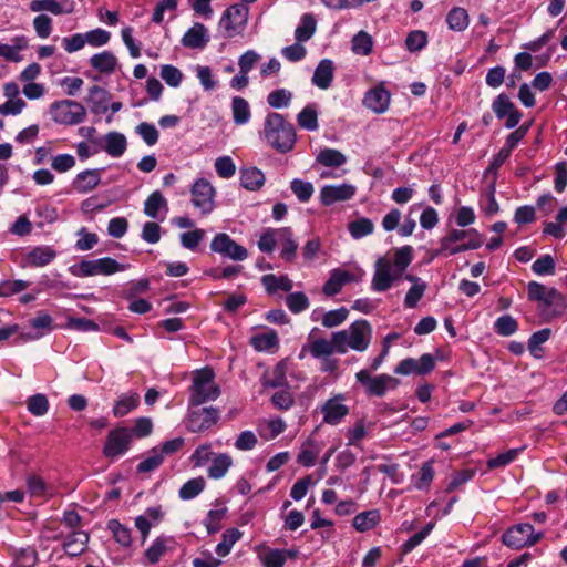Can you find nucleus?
<instances>
[{"instance_id":"nucleus-47","label":"nucleus","mask_w":567,"mask_h":567,"mask_svg":"<svg viewBox=\"0 0 567 567\" xmlns=\"http://www.w3.org/2000/svg\"><path fill=\"white\" fill-rule=\"evenodd\" d=\"M372 37L365 31L358 32L352 39V51L359 55H369L372 51Z\"/></svg>"},{"instance_id":"nucleus-18","label":"nucleus","mask_w":567,"mask_h":567,"mask_svg":"<svg viewBox=\"0 0 567 567\" xmlns=\"http://www.w3.org/2000/svg\"><path fill=\"white\" fill-rule=\"evenodd\" d=\"M209 41L207 28L199 22L194 23L183 35L181 42L185 48L203 49Z\"/></svg>"},{"instance_id":"nucleus-36","label":"nucleus","mask_w":567,"mask_h":567,"mask_svg":"<svg viewBox=\"0 0 567 567\" xmlns=\"http://www.w3.org/2000/svg\"><path fill=\"white\" fill-rule=\"evenodd\" d=\"M167 209V200L159 190L153 192L144 203V213L151 218H158L159 210Z\"/></svg>"},{"instance_id":"nucleus-59","label":"nucleus","mask_w":567,"mask_h":567,"mask_svg":"<svg viewBox=\"0 0 567 567\" xmlns=\"http://www.w3.org/2000/svg\"><path fill=\"white\" fill-rule=\"evenodd\" d=\"M290 187L297 198L302 203L308 202L313 194V186L310 182L296 178L291 182Z\"/></svg>"},{"instance_id":"nucleus-1","label":"nucleus","mask_w":567,"mask_h":567,"mask_svg":"<svg viewBox=\"0 0 567 567\" xmlns=\"http://www.w3.org/2000/svg\"><path fill=\"white\" fill-rule=\"evenodd\" d=\"M264 135L268 144L280 153L290 152L297 141L293 125L279 113H269L264 123Z\"/></svg>"},{"instance_id":"nucleus-29","label":"nucleus","mask_w":567,"mask_h":567,"mask_svg":"<svg viewBox=\"0 0 567 567\" xmlns=\"http://www.w3.org/2000/svg\"><path fill=\"white\" fill-rule=\"evenodd\" d=\"M261 282L269 295H274L278 290L289 292L293 287L292 280L285 275L279 277L272 274L265 275L261 277Z\"/></svg>"},{"instance_id":"nucleus-15","label":"nucleus","mask_w":567,"mask_h":567,"mask_svg":"<svg viewBox=\"0 0 567 567\" xmlns=\"http://www.w3.org/2000/svg\"><path fill=\"white\" fill-rule=\"evenodd\" d=\"M357 381L367 388L369 394L383 396L389 388H394L398 380L389 374H380L372 378L367 370H360L355 374Z\"/></svg>"},{"instance_id":"nucleus-55","label":"nucleus","mask_w":567,"mask_h":567,"mask_svg":"<svg viewBox=\"0 0 567 567\" xmlns=\"http://www.w3.org/2000/svg\"><path fill=\"white\" fill-rule=\"evenodd\" d=\"M286 305L293 313H299L308 309L309 299L303 292H292L286 297Z\"/></svg>"},{"instance_id":"nucleus-13","label":"nucleus","mask_w":567,"mask_h":567,"mask_svg":"<svg viewBox=\"0 0 567 567\" xmlns=\"http://www.w3.org/2000/svg\"><path fill=\"white\" fill-rule=\"evenodd\" d=\"M374 275L371 288L374 291L383 292L391 288L393 282L400 279V272L392 271L391 260L386 257H380L374 265Z\"/></svg>"},{"instance_id":"nucleus-24","label":"nucleus","mask_w":567,"mask_h":567,"mask_svg":"<svg viewBox=\"0 0 567 567\" xmlns=\"http://www.w3.org/2000/svg\"><path fill=\"white\" fill-rule=\"evenodd\" d=\"M87 542L89 535L85 532L74 530L64 540L63 549L68 556L76 557L85 550Z\"/></svg>"},{"instance_id":"nucleus-61","label":"nucleus","mask_w":567,"mask_h":567,"mask_svg":"<svg viewBox=\"0 0 567 567\" xmlns=\"http://www.w3.org/2000/svg\"><path fill=\"white\" fill-rule=\"evenodd\" d=\"M426 43L427 35L424 31L421 30L411 31L405 39V45L410 52L422 50Z\"/></svg>"},{"instance_id":"nucleus-32","label":"nucleus","mask_w":567,"mask_h":567,"mask_svg":"<svg viewBox=\"0 0 567 567\" xmlns=\"http://www.w3.org/2000/svg\"><path fill=\"white\" fill-rule=\"evenodd\" d=\"M240 183L241 186L248 190H257L265 183L264 173L256 167L241 169Z\"/></svg>"},{"instance_id":"nucleus-11","label":"nucleus","mask_w":567,"mask_h":567,"mask_svg":"<svg viewBox=\"0 0 567 567\" xmlns=\"http://www.w3.org/2000/svg\"><path fill=\"white\" fill-rule=\"evenodd\" d=\"M192 204L203 215L212 213L215 208V188L205 178H198L190 187Z\"/></svg>"},{"instance_id":"nucleus-6","label":"nucleus","mask_w":567,"mask_h":567,"mask_svg":"<svg viewBox=\"0 0 567 567\" xmlns=\"http://www.w3.org/2000/svg\"><path fill=\"white\" fill-rule=\"evenodd\" d=\"M50 115L58 124L76 125L85 120L86 110L76 101L61 100L51 104Z\"/></svg>"},{"instance_id":"nucleus-20","label":"nucleus","mask_w":567,"mask_h":567,"mask_svg":"<svg viewBox=\"0 0 567 567\" xmlns=\"http://www.w3.org/2000/svg\"><path fill=\"white\" fill-rule=\"evenodd\" d=\"M30 10L32 12L49 11L55 16L70 14L74 11V4L69 1L60 3L56 0H32L30 2Z\"/></svg>"},{"instance_id":"nucleus-45","label":"nucleus","mask_w":567,"mask_h":567,"mask_svg":"<svg viewBox=\"0 0 567 567\" xmlns=\"http://www.w3.org/2000/svg\"><path fill=\"white\" fill-rule=\"evenodd\" d=\"M205 487V480L199 476L196 478H192L184 483L179 488L178 495L184 501H189L199 495Z\"/></svg>"},{"instance_id":"nucleus-30","label":"nucleus","mask_w":567,"mask_h":567,"mask_svg":"<svg viewBox=\"0 0 567 567\" xmlns=\"http://www.w3.org/2000/svg\"><path fill=\"white\" fill-rule=\"evenodd\" d=\"M104 151L112 157H120L126 150V137L118 132H110L104 137Z\"/></svg>"},{"instance_id":"nucleus-62","label":"nucleus","mask_w":567,"mask_h":567,"mask_svg":"<svg viewBox=\"0 0 567 567\" xmlns=\"http://www.w3.org/2000/svg\"><path fill=\"white\" fill-rule=\"evenodd\" d=\"M205 237V230L196 228L181 234V244L184 248L194 250Z\"/></svg>"},{"instance_id":"nucleus-17","label":"nucleus","mask_w":567,"mask_h":567,"mask_svg":"<svg viewBox=\"0 0 567 567\" xmlns=\"http://www.w3.org/2000/svg\"><path fill=\"white\" fill-rule=\"evenodd\" d=\"M355 194V187L350 184L327 185L320 190V199L324 206H330L337 202L348 200Z\"/></svg>"},{"instance_id":"nucleus-9","label":"nucleus","mask_w":567,"mask_h":567,"mask_svg":"<svg viewBox=\"0 0 567 567\" xmlns=\"http://www.w3.org/2000/svg\"><path fill=\"white\" fill-rule=\"evenodd\" d=\"M210 250L219 254L224 258H228L234 261H243L248 257L247 249L237 244L226 233H218L210 241Z\"/></svg>"},{"instance_id":"nucleus-21","label":"nucleus","mask_w":567,"mask_h":567,"mask_svg":"<svg viewBox=\"0 0 567 567\" xmlns=\"http://www.w3.org/2000/svg\"><path fill=\"white\" fill-rule=\"evenodd\" d=\"M101 183L100 169H86L79 173L73 181V188L85 194L93 190Z\"/></svg>"},{"instance_id":"nucleus-51","label":"nucleus","mask_w":567,"mask_h":567,"mask_svg":"<svg viewBox=\"0 0 567 567\" xmlns=\"http://www.w3.org/2000/svg\"><path fill=\"white\" fill-rule=\"evenodd\" d=\"M292 100V93L286 89H277L270 92L267 96L269 106L274 109L287 107Z\"/></svg>"},{"instance_id":"nucleus-26","label":"nucleus","mask_w":567,"mask_h":567,"mask_svg":"<svg viewBox=\"0 0 567 567\" xmlns=\"http://www.w3.org/2000/svg\"><path fill=\"white\" fill-rule=\"evenodd\" d=\"M56 257V251L50 246H38L25 256L28 265L32 267H44Z\"/></svg>"},{"instance_id":"nucleus-31","label":"nucleus","mask_w":567,"mask_h":567,"mask_svg":"<svg viewBox=\"0 0 567 567\" xmlns=\"http://www.w3.org/2000/svg\"><path fill=\"white\" fill-rule=\"evenodd\" d=\"M90 64L101 73H112L117 64V59L112 52L103 51L92 55Z\"/></svg>"},{"instance_id":"nucleus-52","label":"nucleus","mask_w":567,"mask_h":567,"mask_svg":"<svg viewBox=\"0 0 567 567\" xmlns=\"http://www.w3.org/2000/svg\"><path fill=\"white\" fill-rule=\"evenodd\" d=\"M349 315V310L346 307H341L336 310L326 312L322 317V326L326 328H334L343 323Z\"/></svg>"},{"instance_id":"nucleus-12","label":"nucleus","mask_w":567,"mask_h":567,"mask_svg":"<svg viewBox=\"0 0 567 567\" xmlns=\"http://www.w3.org/2000/svg\"><path fill=\"white\" fill-rule=\"evenodd\" d=\"M132 442V431L128 427H116L107 434L103 454L109 458L124 454Z\"/></svg>"},{"instance_id":"nucleus-37","label":"nucleus","mask_w":567,"mask_h":567,"mask_svg":"<svg viewBox=\"0 0 567 567\" xmlns=\"http://www.w3.org/2000/svg\"><path fill=\"white\" fill-rule=\"evenodd\" d=\"M297 123L301 128L313 132L318 130V112L315 105L305 106L297 115Z\"/></svg>"},{"instance_id":"nucleus-38","label":"nucleus","mask_w":567,"mask_h":567,"mask_svg":"<svg viewBox=\"0 0 567 567\" xmlns=\"http://www.w3.org/2000/svg\"><path fill=\"white\" fill-rule=\"evenodd\" d=\"M320 449L312 439H308L301 446V451L298 454L297 462L305 467L315 465V462L319 455Z\"/></svg>"},{"instance_id":"nucleus-50","label":"nucleus","mask_w":567,"mask_h":567,"mask_svg":"<svg viewBox=\"0 0 567 567\" xmlns=\"http://www.w3.org/2000/svg\"><path fill=\"white\" fill-rule=\"evenodd\" d=\"M27 408L34 416H43L49 410V401L44 394L38 393L27 400Z\"/></svg>"},{"instance_id":"nucleus-44","label":"nucleus","mask_w":567,"mask_h":567,"mask_svg":"<svg viewBox=\"0 0 567 567\" xmlns=\"http://www.w3.org/2000/svg\"><path fill=\"white\" fill-rule=\"evenodd\" d=\"M316 20L312 14L306 13L301 18V24L297 27L295 37L298 42L308 41L316 32Z\"/></svg>"},{"instance_id":"nucleus-28","label":"nucleus","mask_w":567,"mask_h":567,"mask_svg":"<svg viewBox=\"0 0 567 567\" xmlns=\"http://www.w3.org/2000/svg\"><path fill=\"white\" fill-rule=\"evenodd\" d=\"M140 404V394L135 391L123 393L118 396L113 405V414L115 417H122L136 409Z\"/></svg>"},{"instance_id":"nucleus-34","label":"nucleus","mask_w":567,"mask_h":567,"mask_svg":"<svg viewBox=\"0 0 567 567\" xmlns=\"http://www.w3.org/2000/svg\"><path fill=\"white\" fill-rule=\"evenodd\" d=\"M109 99V92L101 86L94 85L89 91L87 101L92 104V111L94 113L105 112L107 110Z\"/></svg>"},{"instance_id":"nucleus-56","label":"nucleus","mask_w":567,"mask_h":567,"mask_svg":"<svg viewBox=\"0 0 567 567\" xmlns=\"http://www.w3.org/2000/svg\"><path fill=\"white\" fill-rule=\"evenodd\" d=\"M30 286L29 281L25 280H3L0 282V297H11L17 295L23 290H25Z\"/></svg>"},{"instance_id":"nucleus-54","label":"nucleus","mask_w":567,"mask_h":567,"mask_svg":"<svg viewBox=\"0 0 567 567\" xmlns=\"http://www.w3.org/2000/svg\"><path fill=\"white\" fill-rule=\"evenodd\" d=\"M226 508L220 509H210L206 518L204 519V525L208 532V534H215L220 529V523L226 516Z\"/></svg>"},{"instance_id":"nucleus-60","label":"nucleus","mask_w":567,"mask_h":567,"mask_svg":"<svg viewBox=\"0 0 567 567\" xmlns=\"http://www.w3.org/2000/svg\"><path fill=\"white\" fill-rule=\"evenodd\" d=\"M37 560L38 555L33 548H22L16 554L13 567H34Z\"/></svg>"},{"instance_id":"nucleus-42","label":"nucleus","mask_w":567,"mask_h":567,"mask_svg":"<svg viewBox=\"0 0 567 567\" xmlns=\"http://www.w3.org/2000/svg\"><path fill=\"white\" fill-rule=\"evenodd\" d=\"M380 520L378 511H368L358 514L353 518V527L359 532H367L372 529Z\"/></svg>"},{"instance_id":"nucleus-2","label":"nucleus","mask_w":567,"mask_h":567,"mask_svg":"<svg viewBox=\"0 0 567 567\" xmlns=\"http://www.w3.org/2000/svg\"><path fill=\"white\" fill-rule=\"evenodd\" d=\"M373 330L369 321L361 319L352 322L348 329L333 332L338 353L344 354L349 349L357 352L365 351L372 340Z\"/></svg>"},{"instance_id":"nucleus-33","label":"nucleus","mask_w":567,"mask_h":567,"mask_svg":"<svg viewBox=\"0 0 567 567\" xmlns=\"http://www.w3.org/2000/svg\"><path fill=\"white\" fill-rule=\"evenodd\" d=\"M446 23L453 31H464L470 23L467 11L461 7L452 8L446 16Z\"/></svg>"},{"instance_id":"nucleus-22","label":"nucleus","mask_w":567,"mask_h":567,"mask_svg":"<svg viewBox=\"0 0 567 567\" xmlns=\"http://www.w3.org/2000/svg\"><path fill=\"white\" fill-rule=\"evenodd\" d=\"M175 539L171 536H159L153 544L146 549L145 556L151 564L159 561L161 557L167 551L175 548Z\"/></svg>"},{"instance_id":"nucleus-35","label":"nucleus","mask_w":567,"mask_h":567,"mask_svg":"<svg viewBox=\"0 0 567 567\" xmlns=\"http://www.w3.org/2000/svg\"><path fill=\"white\" fill-rule=\"evenodd\" d=\"M317 162L327 167H340L347 162L343 153L334 148H323L317 155Z\"/></svg>"},{"instance_id":"nucleus-63","label":"nucleus","mask_w":567,"mask_h":567,"mask_svg":"<svg viewBox=\"0 0 567 567\" xmlns=\"http://www.w3.org/2000/svg\"><path fill=\"white\" fill-rule=\"evenodd\" d=\"M434 477V470L432 461L425 462L419 474L415 476L414 485L417 489L429 487Z\"/></svg>"},{"instance_id":"nucleus-16","label":"nucleus","mask_w":567,"mask_h":567,"mask_svg":"<svg viewBox=\"0 0 567 567\" xmlns=\"http://www.w3.org/2000/svg\"><path fill=\"white\" fill-rule=\"evenodd\" d=\"M323 422L330 425H337L348 415L349 408L343 404V396L336 395L324 402L321 406Z\"/></svg>"},{"instance_id":"nucleus-10","label":"nucleus","mask_w":567,"mask_h":567,"mask_svg":"<svg viewBox=\"0 0 567 567\" xmlns=\"http://www.w3.org/2000/svg\"><path fill=\"white\" fill-rule=\"evenodd\" d=\"M187 415L186 427L189 432L200 433L207 431L219 420V411L213 406H193Z\"/></svg>"},{"instance_id":"nucleus-5","label":"nucleus","mask_w":567,"mask_h":567,"mask_svg":"<svg viewBox=\"0 0 567 567\" xmlns=\"http://www.w3.org/2000/svg\"><path fill=\"white\" fill-rule=\"evenodd\" d=\"M126 265L120 264L111 257H103L100 259L82 260L76 266H72L70 271L76 277H91V276H110L118 271H124Z\"/></svg>"},{"instance_id":"nucleus-25","label":"nucleus","mask_w":567,"mask_h":567,"mask_svg":"<svg viewBox=\"0 0 567 567\" xmlns=\"http://www.w3.org/2000/svg\"><path fill=\"white\" fill-rule=\"evenodd\" d=\"M276 236L282 245V250L280 254L281 258L289 262L292 261L296 258L298 243L293 239L291 228L284 227L276 229Z\"/></svg>"},{"instance_id":"nucleus-43","label":"nucleus","mask_w":567,"mask_h":567,"mask_svg":"<svg viewBox=\"0 0 567 567\" xmlns=\"http://www.w3.org/2000/svg\"><path fill=\"white\" fill-rule=\"evenodd\" d=\"M234 122L238 125L246 124L250 118V109L248 102L240 96H235L231 102Z\"/></svg>"},{"instance_id":"nucleus-8","label":"nucleus","mask_w":567,"mask_h":567,"mask_svg":"<svg viewBox=\"0 0 567 567\" xmlns=\"http://www.w3.org/2000/svg\"><path fill=\"white\" fill-rule=\"evenodd\" d=\"M248 20V8L243 4H233L223 13L219 28L225 38H234L241 33Z\"/></svg>"},{"instance_id":"nucleus-64","label":"nucleus","mask_w":567,"mask_h":567,"mask_svg":"<svg viewBox=\"0 0 567 567\" xmlns=\"http://www.w3.org/2000/svg\"><path fill=\"white\" fill-rule=\"evenodd\" d=\"M265 567H282L286 561V553L280 549H270L261 556Z\"/></svg>"},{"instance_id":"nucleus-19","label":"nucleus","mask_w":567,"mask_h":567,"mask_svg":"<svg viewBox=\"0 0 567 567\" xmlns=\"http://www.w3.org/2000/svg\"><path fill=\"white\" fill-rule=\"evenodd\" d=\"M364 105L375 113H383L390 104V93L383 86H377L365 93Z\"/></svg>"},{"instance_id":"nucleus-39","label":"nucleus","mask_w":567,"mask_h":567,"mask_svg":"<svg viewBox=\"0 0 567 567\" xmlns=\"http://www.w3.org/2000/svg\"><path fill=\"white\" fill-rule=\"evenodd\" d=\"M309 352L313 358H324L331 355L333 352L338 353V346L333 340V334L331 336V340L328 341L326 339H317L309 344Z\"/></svg>"},{"instance_id":"nucleus-23","label":"nucleus","mask_w":567,"mask_h":567,"mask_svg":"<svg viewBox=\"0 0 567 567\" xmlns=\"http://www.w3.org/2000/svg\"><path fill=\"white\" fill-rule=\"evenodd\" d=\"M11 42L12 44L0 42V58L11 62L22 61L20 52L28 48V39L24 35H17L11 40Z\"/></svg>"},{"instance_id":"nucleus-14","label":"nucleus","mask_w":567,"mask_h":567,"mask_svg":"<svg viewBox=\"0 0 567 567\" xmlns=\"http://www.w3.org/2000/svg\"><path fill=\"white\" fill-rule=\"evenodd\" d=\"M492 110L498 120L506 117L505 127L514 128L522 118V112L505 93L498 94L492 103Z\"/></svg>"},{"instance_id":"nucleus-58","label":"nucleus","mask_w":567,"mask_h":567,"mask_svg":"<svg viewBox=\"0 0 567 567\" xmlns=\"http://www.w3.org/2000/svg\"><path fill=\"white\" fill-rule=\"evenodd\" d=\"M434 528V523H427L420 532L412 535L404 544H403V553L408 554L412 551L416 546H419L432 532Z\"/></svg>"},{"instance_id":"nucleus-7","label":"nucleus","mask_w":567,"mask_h":567,"mask_svg":"<svg viewBox=\"0 0 567 567\" xmlns=\"http://www.w3.org/2000/svg\"><path fill=\"white\" fill-rule=\"evenodd\" d=\"M543 537V533H535L529 523L517 524L508 528L502 536L504 545L513 549H520L535 545Z\"/></svg>"},{"instance_id":"nucleus-40","label":"nucleus","mask_w":567,"mask_h":567,"mask_svg":"<svg viewBox=\"0 0 567 567\" xmlns=\"http://www.w3.org/2000/svg\"><path fill=\"white\" fill-rule=\"evenodd\" d=\"M241 535V532L237 528L226 529L223 533L221 542L216 546V554L220 557L227 556Z\"/></svg>"},{"instance_id":"nucleus-53","label":"nucleus","mask_w":567,"mask_h":567,"mask_svg":"<svg viewBox=\"0 0 567 567\" xmlns=\"http://www.w3.org/2000/svg\"><path fill=\"white\" fill-rule=\"evenodd\" d=\"M517 321L509 315L499 317L494 324L497 334L509 337L517 331Z\"/></svg>"},{"instance_id":"nucleus-48","label":"nucleus","mask_w":567,"mask_h":567,"mask_svg":"<svg viewBox=\"0 0 567 567\" xmlns=\"http://www.w3.org/2000/svg\"><path fill=\"white\" fill-rule=\"evenodd\" d=\"M348 230L354 239H360L373 233L374 225L369 218H359L349 223Z\"/></svg>"},{"instance_id":"nucleus-4","label":"nucleus","mask_w":567,"mask_h":567,"mask_svg":"<svg viewBox=\"0 0 567 567\" xmlns=\"http://www.w3.org/2000/svg\"><path fill=\"white\" fill-rule=\"evenodd\" d=\"M220 395V388L215 382V373L212 368L197 370L190 385L189 405L200 406L202 404L215 401Z\"/></svg>"},{"instance_id":"nucleus-57","label":"nucleus","mask_w":567,"mask_h":567,"mask_svg":"<svg viewBox=\"0 0 567 567\" xmlns=\"http://www.w3.org/2000/svg\"><path fill=\"white\" fill-rule=\"evenodd\" d=\"M412 251H413V249L411 246H403L395 251L393 265L396 268L395 271L400 272V276L406 269V267L411 264Z\"/></svg>"},{"instance_id":"nucleus-3","label":"nucleus","mask_w":567,"mask_h":567,"mask_svg":"<svg viewBox=\"0 0 567 567\" xmlns=\"http://www.w3.org/2000/svg\"><path fill=\"white\" fill-rule=\"evenodd\" d=\"M527 292L529 300L539 302V307L547 318L560 316L567 308L565 297L556 288H547L537 281H530Z\"/></svg>"},{"instance_id":"nucleus-27","label":"nucleus","mask_w":567,"mask_h":567,"mask_svg":"<svg viewBox=\"0 0 567 567\" xmlns=\"http://www.w3.org/2000/svg\"><path fill=\"white\" fill-rule=\"evenodd\" d=\"M332 79V61L328 59L321 60L315 70L312 83L321 90H327L331 85Z\"/></svg>"},{"instance_id":"nucleus-46","label":"nucleus","mask_w":567,"mask_h":567,"mask_svg":"<svg viewBox=\"0 0 567 567\" xmlns=\"http://www.w3.org/2000/svg\"><path fill=\"white\" fill-rule=\"evenodd\" d=\"M551 336V330L545 328L534 332L528 340V350L535 358H542L543 348L540 344L545 343Z\"/></svg>"},{"instance_id":"nucleus-49","label":"nucleus","mask_w":567,"mask_h":567,"mask_svg":"<svg viewBox=\"0 0 567 567\" xmlns=\"http://www.w3.org/2000/svg\"><path fill=\"white\" fill-rule=\"evenodd\" d=\"M107 528L112 532L115 540L124 546L128 547L132 543L131 529L122 525L118 520L112 519L107 523Z\"/></svg>"},{"instance_id":"nucleus-41","label":"nucleus","mask_w":567,"mask_h":567,"mask_svg":"<svg viewBox=\"0 0 567 567\" xmlns=\"http://www.w3.org/2000/svg\"><path fill=\"white\" fill-rule=\"evenodd\" d=\"M231 465L233 460L228 454H218L208 468V476L215 480L221 478L226 475Z\"/></svg>"}]
</instances>
